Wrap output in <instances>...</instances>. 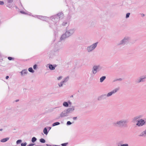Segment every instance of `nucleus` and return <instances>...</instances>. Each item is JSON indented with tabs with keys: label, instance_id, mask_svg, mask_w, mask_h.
<instances>
[{
	"label": "nucleus",
	"instance_id": "nucleus-21",
	"mask_svg": "<svg viewBox=\"0 0 146 146\" xmlns=\"http://www.w3.org/2000/svg\"><path fill=\"white\" fill-rule=\"evenodd\" d=\"M68 125H70L71 124V122L70 121H68L67 123Z\"/></svg>",
	"mask_w": 146,
	"mask_h": 146
},
{
	"label": "nucleus",
	"instance_id": "nucleus-25",
	"mask_svg": "<svg viewBox=\"0 0 146 146\" xmlns=\"http://www.w3.org/2000/svg\"><path fill=\"white\" fill-rule=\"evenodd\" d=\"M36 65H35L34 66H33V68L34 69H35L36 68Z\"/></svg>",
	"mask_w": 146,
	"mask_h": 146
},
{
	"label": "nucleus",
	"instance_id": "nucleus-39",
	"mask_svg": "<svg viewBox=\"0 0 146 146\" xmlns=\"http://www.w3.org/2000/svg\"><path fill=\"white\" fill-rule=\"evenodd\" d=\"M125 40V39H123V40Z\"/></svg>",
	"mask_w": 146,
	"mask_h": 146
},
{
	"label": "nucleus",
	"instance_id": "nucleus-1",
	"mask_svg": "<svg viewBox=\"0 0 146 146\" xmlns=\"http://www.w3.org/2000/svg\"><path fill=\"white\" fill-rule=\"evenodd\" d=\"M97 43H96L90 46L89 47H88L87 48L88 51V52H90L92 50L94 49L96 46Z\"/></svg>",
	"mask_w": 146,
	"mask_h": 146
},
{
	"label": "nucleus",
	"instance_id": "nucleus-5",
	"mask_svg": "<svg viewBox=\"0 0 146 146\" xmlns=\"http://www.w3.org/2000/svg\"><path fill=\"white\" fill-rule=\"evenodd\" d=\"M28 72L26 70H23L21 72V75H23L26 74Z\"/></svg>",
	"mask_w": 146,
	"mask_h": 146
},
{
	"label": "nucleus",
	"instance_id": "nucleus-20",
	"mask_svg": "<svg viewBox=\"0 0 146 146\" xmlns=\"http://www.w3.org/2000/svg\"><path fill=\"white\" fill-rule=\"evenodd\" d=\"M67 143H64L62 144L61 145L62 146H65L67 145Z\"/></svg>",
	"mask_w": 146,
	"mask_h": 146
},
{
	"label": "nucleus",
	"instance_id": "nucleus-27",
	"mask_svg": "<svg viewBox=\"0 0 146 146\" xmlns=\"http://www.w3.org/2000/svg\"><path fill=\"white\" fill-rule=\"evenodd\" d=\"M62 78V76H60L59 77H58V80H60V79H61Z\"/></svg>",
	"mask_w": 146,
	"mask_h": 146
},
{
	"label": "nucleus",
	"instance_id": "nucleus-23",
	"mask_svg": "<svg viewBox=\"0 0 146 146\" xmlns=\"http://www.w3.org/2000/svg\"><path fill=\"white\" fill-rule=\"evenodd\" d=\"M4 4V2L3 1H0V5H3Z\"/></svg>",
	"mask_w": 146,
	"mask_h": 146
},
{
	"label": "nucleus",
	"instance_id": "nucleus-22",
	"mask_svg": "<svg viewBox=\"0 0 146 146\" xmlns=\"http://www.w3.org/2000/svg\"><path fill=\"white\" fill-rule=\"evenodd\" d=\"M13 58L11 57H8V59L9 60H11Z\"/></svg>",
	"mask_w": 146,
	"mask_h": 146
},
{
	"label": "nucleus",
	"instance_id": "nucleus-30",
	"mask_svg": "<svg viewBox=\"0 0 146 146\" xmlns=\"http://www.w3.org/2000/svg\"><path fill=\"white\" fill-rule=\"evenodd\" d=\"M64 81H63L62 82V83H61V85H59V86H60H60H62V83H64Z\"/></svg>",
	"mask_w": 146,
	"mask_h": 146
},
{
	"label": "nucleus",
	"instance_id": "nucleus-24",
	"mask_svg": "<svg viewBox=\"0 0 146 146\" xmlns=\"http://www.w3.org/2000/svg\"><path fill=\"white\" fill-rule=\"evenodd\" d=\"M145 134H146V131H145L143 132V133L142 135H141V136H143Z\"/></svg>",
	"mask_w": 146,
	"mask_h": 146
},
{
	"label": "nucleus",
	"instance_id": "nucleus-28",
	"mask_svg": "<svg viewBox=\"0 0 146 146\" xmlns=\"http://www.w3.org/2000/svg\"><path fill=\"white\" fill-rule=\"evenodd\" d=\"M128 145L127 144H123V145H122L121 146H128Z\"/></svg>",
	"mask_w": 146,
	"mask_h": 146
},
{
	"label": "nucleus",
	"instance_id": "nucleus-18",
	"mask_svg": "<svg viewBox=\"0 0 146 146\" xmlns=\"http://www.w3.org/2000/svg\"><path fill=\"white\" fill-rule=\"evenodd\" d=\"M21 142V140H18L17 141V144H19Z\"/></svg>",
	"mask_w": 146,
	"mask_h": 146
},
{
	"label": "nucleus",
	"instance_id": "nucleus-11",
	"mask_svg": "<svg viewBox=\"0 0 146 146\" xmlns=\"http://www.w3.org/2000/svg\"><path fill=\"white\" fill-rule=\"evenodd\" d=\"M106 78L105 76H102L100 78V81L101 82H102Z\"/></svg>",
	"mask_w": 146,
	"mask_h": 146
},
{
	"label": "nucleus",
	"instance_id": "nucleus-9",
	"mask_svg": "<svg viewBox=\"0 0 146 146\" xmlns=\"http://www.w3.org/2000/svg\"><path fill=\"white\" fill-rule=\"evenodd\" d=\"M61 116L62 117H64L67 116V113L64 112H62L61 114Z\"/></svg>",
	"mask_w": 146,
	"mask_h": 146
},
{
	"label": "nucleus",
	"instance_id": "nucleus-8",
	"mask_svg": "<svg viewBox=\"0 0 146 146\" xmlns=\"http://www.w3.org/2000/svg\"><path fill=\"white\" fill-rule=\"evenodd\" d=\"M49 68L51 70H53L55 69V68L51 64L49 65Z\"/></svg>",
	"mask_w": 146,
	"mask_h": 146
},
{
	"label": "nucleus",
	"instance_id": "nucleus-3",
	"mask_svg": "<svg viewBox=\"0 0 146 146\" xmlns=\"http://www.w3.org/2000/svg\"><path fill=\"white\" fill-rule=\"evenodd\" d=\"M118 90L117 89H116L115 90H113L112 92L109 93L108 94L107 96H109L115 92H116Z\"/></svg>",
	"mask_w": 146,
	"mask_h": 146
},
{
	"label": "nucleus",
	"instance_id": "nucleus-14",
	"mask_svg": "<svg viewBox=\"0 0 146 146\" xmlns=\"http://www.w3.org/2000/svg\"><path fill=\"white\" fill-rule=\"evenodd\" d=\"M36 140V139L35 137H33L32 139V142L33 143H34Z\"/></svg>",
	"mask_w": 146,
	"mask_h": 146
},
{
	"label": "nucleus",
	"instance_id": "nucleus-32",
	"mask_svg": "<svg viewBox=\"0 0 146 146\" xmlns=\"http://www.w3.org/2000/svg\"><path fill=\"white\" fill-rule=\"evenodd\" d=\"M9 78V76H6V79H8Z\"/></svg>",
	"mask_w": 146,
	"mask_h": 146
},
{
	"label": "nucleus",
	"instance_id": "nucleus-36",
	"mask_svg": "<svg viewBox=\"0 0 146 146\" xmlns=\"http://www.w3.org/2000/svg\"><path fill=\"white\" fill-rule=\"evenodd\" d=\"M19 101V100H17L16 101V102H17V101Z\"/></svg>",
	"mask_w": 146,
	"mask_h": 146
},
{
	"label": "nucleus",
	"instance_id": "nucleus-35",
	"mask_svg": "<svg viewBox=\"0 0 146 146\" xmlns=\"http://www.w3.org/2000/svg\"><path fill=\"white\" fill-rule=\"evenodd\" d=\"M142 79H141V80H140L139 81V82H140L142 80Z\"/></svg>",
	"mask_w": 146,
	"mask_h": 146
},
{
	"label": "nucleus",
	"instance_id": "nucleus-38",
	"mask_svg": "<svg viewBox=\"0 0 146 146\" xmlns=\"http://www.w3.org/2000/svg\"><path fill=\"white\" fill-rule=\"evenodd\" d=\"M144 14H143V16H144Z\"/></svg>",
	"mask_w": 146,
	"mask_h": 146
},
{
	"label": "nucleus",
	"instance_id": "nucleus-19",
	"mask_svg": "<svg viewBox=\"0 0 146 146\" xmlns=\"http://www.w3.org/2000/svg\"><path fill=\"white\" fill-rule=\"evenodd\" d=\"M130 14L129 13H128L126 14V18H127L129 17V15Z\"/></svg>",
	"mask_w": 146,
	"mask_h": 146
},
{
	"label": "nucleus",
	"instance_id": "nucleus-4",
	"mask_svg": "<svg viewBox=\"0 0 146 146\" xmlns=\"http://www.w3.org/2000/svg\"><path fill=\"white\" fill-rule=\"evenodd\" d=\"M98 68V66H94L93 67V72L94 74H95Z\"/></svg>",
	"mask_w": 146,
	"mask_h": 146
},
{
	"label": "nucleus",
	"instance_id": "nucleus-15",
	"mask_svg": "<svg viewBox=\"0 0 146 146\" xmlns=\"http://www.w3.org/2000/svg\"><path fill=\"white\" fill-rule=\"evenodd\" d=\"M28 70L30 72H34L32 68H29L28 69Z\"/></svg>",
	"mask_w": 146,
	"mask_h": 146
},
{
	"label": "nucleus",
	"instance_id": "nucleus-10",
	"mask_svg": "<svg viewBox=\"0 0 146 146\" xmlns=\"http://www.w3.org/2000/svg\"><path fill=\"white\" fill-rule=\"evenodd\" d=\"M43 132L46 135H47L48 133L47 129L46 128H44L43 130Z\"/></svg>",
	"mask_w": 146,
	"mask_h": 146
},
{
	"label": "nucleus",
	"instance_id": "nucleus-34",
	"mask_svg": "<svg viewBox=\"0 0 146 146\" xmlns=\"http://www.w3.org/2000/svg\"><path fill=\"white\" fill-rule=\"evenodd\" d=\"M58 15H62V13L58 14Z\"/></svg>",
	"mask_w": 146,
	"mask_h": 146
},
{
	"label": "nucleus",
	"instance_id": "nucleus-17",
	"mask_svg": "<svg viewBox=\"0 0 146 146\" xmlns=\"http://www.w3.org/2000/svg\"><path fill=\"white\" fill-rule=\"evenodd\" d=\"M27 145V143H22L21 144V146H25Z\"/></svg>",
	"mask_w": 146,
	"mask_h": 146
},
{
	"label": "nucleus",
	"instance_id": "nucleus-13",
	"mask_svg": "<svg viewBox=\"0 0 146 146\" xmlns=\"http://www.w3.org/2000/svg\"><path fill=\"white\" fill-rule=\"evenodd\" d=\"M63 105L65 107H67L68 106V104L67 102H65L63 103Z\"/></svg>",
	"mask_w": 146,
	"mask_h": 146
},
{
	"label": "nucleus",
	"instance_id": "nucleus-16",
	"mask_svg": "<svg viewBox=\"0 0 146 146\" xmlns=\"http://www.w3.org/2000/svg\"><path fill=\"white\" fill-rule=\"evenodd\" d=\"M40 142L42 143H44L45 142V141L43 139H40Z\"/></svg>",
	"mask_w": 146,
	"mask_h": 146
},
{
	"label": "nucleus",
	"instance_id": "nucleus-26",
	"mask_svg": "<svg viewBox=\"0 0 146 146\" xmlns=\"http://www.w3.org/2000/svg\"><path fill=\"white\" fill-rule=\"evenodd\" d=\"M34 145V144L31 143L29 144L28 146H32Z\"/></svg>",
	"mask_w": 146,
	"mask_h": 146
},
{
	"label": "nucleus",
	"instance_id": "nucleus-7",
	"mask_svg": "<svg viewBox=\"0 0 146 146\" xmlns=\"http://www.w3.org/2000/svg\"><path fill=\"white\" fill-rule=\"evenodd\" d=\"M9 139L8 138H5L1 140V142H4L7 141Z\"/></svg>",
	"mask_w": 146,
	"mask_h": 146
},
{
	"label": "nucleus",
	"instance_id": "nucleus-6",
	"mask_svg": "<svg viewBox=\"0 0 146 146\" xmlns=\"http://www.w3.org/2000/svg\"><path fill=\"white\" fill-rule=\"evenodd\" d=\"M125 123V122L124 121H119L117 122V124L119 125L120 126H122Z\"/></svg>",
	"mask_w": 146,
	"mask_h": 146
},
{
	"label": "nucleus",
	"instance_id": "nucleus-33",
	"mask_svg": "<svg viewBox=\"0 0 146 146\" xmlns=\"http://www.w3.org/2000/svg\"><path fill=\"white\" fill-rule=\"evenodd\" d=\"M76 118H77V117H73V119H74V120H75V119H76Z\"/></svg>",
	"mask_w": 146,
	"mask_h": 146
},
{
	"label": "nucleus",
	"instance_id": "nucleus-12",
	"mask_svg": "<svg viewBox=\"0 0 146 146\" xmlns=\"http://www.w3.org/2000/svg\"><path fill=\"white\" fill-rule=\"evenodd\" d=\"M60 124V123L59 122H56L52 124V126H56V125H58Z\"/></svg>",
	"mask_w": 146,
	"mask_h": 146
},
{
	"label": "nucleus",
	"instance_id": "nucleus-29",
	"mask_svg": "<svg viewBox=\"0 0 146 146\" xmlns=\"http://www.w3.org/2000/svg\"><path fill=\"white\" fill-rule=\"evenodd\" d=\"M67 24V23H64L62 24V25H63L64 26V25H65L66 24Z\"/></svg>",
	"mask_w": 146,
	"mask_h": 146
},
{
	"label": "nucleus",
	"instance_id": "nucleus-37",
	"mask_svg": "<svg viewBox=\"0 0 146 146\" xmlns=\"http://www.w3.org/2000/svg\"><path fill=\"white\" fill-rule=\"evenodd\" d=\"M2 130V129H0V131H1Z\"/></svg>",
	"mask_w": 146,
	"mask_h": 146
},
{
	"label": "nucleus",
	"instance_id": "nucleus-2",
	"mask_svg": "<svg viewBox=\"0 0 146 146\" xmlns=\"http://www.w3.org/2000/svg\"><path fill=\"white\" fill-rule=\"evenodd\" d=\"M145 123V122L144 120L141 119L137 122V125L138 126H141L144 125Z\"/></svg>",
	"mask_w": 146,
	"mask_h": 146
},
{
	"label": "nucleus",
	"instance_id": "nucleus-31",
	"mask_svg": "<svg viewBox=\"0 0 146 146\" xmlns=\"http://www.w3.org/2000/svg\"><path fill=\"white\" fill-rule=\"evenodd\" d=\"M65 36V35H62V37L61 38V39L62 38H63Z\"/></svg>",
	"mask_w": 146,
	"mask_h": 146
}]
</instances>
